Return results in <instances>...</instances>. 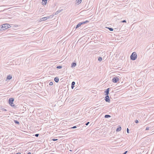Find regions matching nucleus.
<instances>
[{
	"mask_svg": "<svg viewBox=\"0 0 154 154\" xmlns=\"http://www.w3.org/2000/svg\"><path fill=\"white\" fill-rule=\"evenodd\" d=\"M111 117V116L109 115H106L104 116V118H107Z\"/></svg>",
	"mask_w": 154,
	"mask_h": 154,
	"instance_id": "obj_14",
	"label": "nucleus"
},
{
	"mask_svg": "<svg viewBox=\"0 0 154 154\" xmlns=\"http://www.w3.org/2000/svg\"><path fill=\"white\" fill-rule=\"evenodd\" d=\"M137 57V55L135 52H133L130 56L131 59L133 60H135Z\"/></svg>",
	"mask_w": 154,
	"mask_h": 154,
	"instance_id": "obj_1",
	"label": "nucleus"
},
{
	"mask_svg": "<svg viewBox=\"0 0 154 154\" xmlns=\"http://www.w3.org/2000/svg\"><path fill=\"white\" fill-rule=\"evenodd\" d=\"M47 1L48 0H46Z\"/></svg>",
	"mask_w": 154,
	"mask_h": 154,
	"instance_id": "obj_43",
	"label": "nucleus"
},
{
	"mask_svg": "<svg viewBox=\"0 0 154 154\" xmlns=\"http://www.w3.org/2000/svg\"><path fill=\"white\" fill-rule=\"evenodd\" d=\"M122 23H126V21L125 20H124L122 21Z\"/></svg>",
	"mask_w": 154,
	"mask_h": 154,
	"instance_id": "obj_32",
	"label": "nucleus"
},
{
	"mask_svg": "<svg viewBox=\"0 0 154 154\" xmlns=\"http://www.w3.org/2000/svg\"><path fill=\"white\" fill-rule=\"evenodd\" d=\"M1 109L3 111H7V110L6 109H5L3 108H2V109Z\"/></svg>",
	"mask_w": 154,
	"mask_h": 154,
	"instance_id": "obj_24",
	"label": "nucleus"
},
{
	"mask_svg": "<svg viewBox=\"0 0 154 154\" xmlns=\"http://www.w3.org/2000/svg\"><path fill=\"white\" fill-rule=\"evenodd\" d=\"M54 81L56 82H58L59 81V79L58 77H55L54 79Z\"/></svg>",
	"mask_w": 154,
	"mask_h": 154,
	"instance_id": "obj_9",
	"label": "nucleus"
},
{
	"mask_svg": "<svg viewBox=\"0 0 154 154\" xmlns=\"http://www.w3.org/2000/svg\"><path fill=\"white\" fill-rule=\"evenodd\" d=\"M89 123H90V122H87L86 123H85V125H88Z\"/></svg>",
	"mask_w": 154,
	"mask_h": 154,
	"instance_id": "obj_33",
	"label": "nucleus"
},
{
	"mask_svg": "<svg viewBox=\"0 0 154 154\" xmlns=\"http://www.w3.org/2000/svg\"><path fill=\"white\" fill-rule=\"evenodd\" d=\"M89 22L88 20H86L85 21L82 22L81 23L82 25L88 23Z\"/></svg>",
	"mask_w": 154,
	"mask_h": 154,
	"instance_id": "obj_7",
	"label": "nucleus"
},
{
	"mask_svg": "<svg viewBox=\"0 0 154 154\" xmlns=\"http://www.w3.org/2000/svg\"><path fill=\"white\" fill-rule=\"evenodd\" d=\"M39 134H36L35 135V136L36 137H38V136H39Z\"/></svg>",
	"mask_w": 154,
	"mask_h": 154,
	"instance_id": "obj_30",
	"label": "nucleus"
},
{
	"mask_svg": "<svg viewBox=\"0 0 154 154\" xmlns=\"http://www.w3.org/2000/svg\"><path fill=\"white\" fill-rule=\"evenodd\" d=\"M75 84V82H72L71 84V88L72 89H73L74 87V85Z\"/></svg>",
	"mask_w": 154,
	"mask_h": 154,
	"instance_id": "obj_8",
	"label": "nucleus"
},
{
	"mask_svg": "<svg viewBox=\"0 0 154 154\" xmlns=\"http://www.w3.org/2000/svg\"><path fill=\"white\" fill-rule=\"evenodd\" d=\"M81 25H82L80 22L75 27V28L77 29L80 26H81Z\"/></svg>",
	"mask_w": 154,
	"mask_h": 154,
	"instance_id": "obj_10",
	"label": "nucleus"
},
{
	"mask_svg": "<svg viewBox=\"0 0 154 154\" xmlns=\"http://www.w3.org/2000/svg\"><path fill=\"white\" fill-rule=\"evenodd\" d=\"M43 5H45L46 4L47 1L46 0H42Z\"/></svg>",
	"mask_w": 154,
	"mask_h": 154,
	"instance_id": "obj_11",
	"label": "nucleus"
},
{
	"mask_svg": "<svg viewBox=\"0 0 154 154\" xmlns=\"http://www.w3.org/2000/svg\"><path fill=\"white\" fill-rule=\"evenodd\" d=\"M77 128L76 127V126H74L73 127H71V128H68V129H74V128Z\"/></svg>",
	"mask_w": 154,
	"mask_h": 154,
	"instance_id": "obj_19",
	"label": "nucleus"
},
{
	"mask_svg": "<svg viewBox=\"0 0 154 154\" xmlns=\"http://www.w3.org/2000/svg\"><path fill=\"white\" fill-rule=\"evenodd\" d=\"M2 7V6H0V9H1Z\"/></svg>",
	"mask_w": 154,
	"mask_h": 154,
	"instance_id": "obj_41",
	"label": "nucleus"
},
{
	"mask_svg": "<svg viewBox=\"0 0 154 154\" xmlns=\"http://www.w3.org/2000/svg\"><path fill=\"white\" fill-rule=\"evenodd\" d=\"M71 128V127H70V126H68V128Z\"/></svg>",
	"mask_w": 154,
	"mask_h": 154,
	"instance_id": "obj_42",
	"label": "nucleus"
},
{
	"mask_svg": "<svg viewBox=\"0 0 154 154\" xmlns=\"http://www.w3.org/2000/svg\"><path fill=\"white\" fill-rule=\"evenodd\" d=\"M149 127H146V130H148L149 129Z\"/></svg>",
	"mask_w": 154,
	"mask_h": 154,
	"instance_id": "obj_36",
	"label": "nucleus"
},
{
	"mask_svg": "<svg viewBox=\"0 0 154 154\" xmlns=\"http://www.w3.org/2000/svg\"><path fill=\"white\" fill-rule=\"evenodd\" d=\"M14 122L15 123L17 124L18 125H19L20 124L19 122L17 120H14Z\"/></svg>",
	"mask_w": 154,
	"mask_h": 154,
	"instance_id": "obj_17",
	"label": "nucleus"
},
{
	"mask_svg": "<svg viewBox=\"0 0 154 154\" xmlns=\"http://www.w3.org/2000/svg\"><path fill=\"white\" fill-rule=\"evenodd\" d=\"M10 25L7 23H5L3 24L2 25V29H3V30H5L7 29L10 27Z\"/></svg>",
	"mask_w": 154,
	"mask_h": 154,
	"instance_id": "obj_2",
	"label": "nucleus"
},
{
	"mask_svg": "<svg viewBox=\"0 0 154 154\" xmlns=\"http://www.w3.org/2000/svg\"><path fill=\"white\" fill-rule=\"evenodd\" d=\"M135 122L136 123H138L139 122V121L138 120H136L135 121Z\"/></svg>",
	"mask_w": 154,
	"mask_h": 154,
	"instance_id": "obj_31",
	"label": "nucleus"
},
{
	"mask_svg": "<svg viewBox=\"0 0 154 154\" xmlns=\"http://www.w3.org/2000/svg\"><path fill=\"white\" fill-rule=\"evenodd\" d=\"M71 147L72 148V149H71L70 148V149L69 150V151H73V148L74 146H73V145H72V144H71Z\"/></svg>",
	"mask_w": 154,
	"mask_h": 154,
	"instance_id": "obj_18",
	"label": "nucleus"
},
{
	"mask_svg": "<svg viewBox=\"0 0 154 154\" xmlns=\"http://www.w3.org/2000/svg\"><path fill=\"white\" fill-rule=\"evenodd\" d=\"M63 9H60V10H58V11H58V13H60V12H61V11H62Z\"/></svg>",
	"mask_w": 154,
	"mask_h": 154,
	"instance_id": "obj_25",
	"label": "nucleus"
},
{
	"mask_svg": "<svg viewBox=\"0 0 154 154\" xmlns=\"http://www.w3.org/2000/svg\"><path fill=\"white\" fill-rule=\"evenodd\" d=\"M121 127L120 126H119V127H118L116 129V131H120L121 130Z\"/></svg>",
	"mask_w": 154,
	"mask_h": 154,
	"instance_id": "obj_15",
	"label": "nucleus"
},
{
	"mask_svg": "<svg viewBox=\"0 0 154 154\" xmlns=\"http://www.w3.org/2000/svg\"><path fill=\"white\" fill-rule=\"evenodd\" d=\"M129 129L128 128H127V132L128 133H129Z\"/></svg>",
	"mask_w": 154,
	"mask_h": 154,
	"instance_id": "obj_27",
	"label": "nucleus"
},
{
	"mask_svg": "<svg viewBox=\"0 0 154 154\" xmlns=\"http://www.w3.org/2000/svg\"><path fill=\"white\" fill-rule=\"evenodd\" d=\"M53 85V82H51L49 83V85Z\"/></svg>",
	"mask_w": 154,
	"mask_h": 154,
	"instance_id": "obj_26",
	"label": "nucleus"
},
{
	"mask_svg": "<svg viewBox=\"0 0 154 154\" xmlns=\"http://www.w3.org/2000/svg\"><path fill=\"white\" fill-rule=\"evenodd\" d=\"M77 3L79 4L81 3L82 0H77Z\"/></svg>",
	"mask_w": 154,
	"mask_h": 154,
	"instance_id": "obj_22",
	"label": "nucleus"
},
{
	"mask_svg": "<svg viewBox=\"0 0 154 154\" xmlns=\"http://www.w3.org/2000/svg\"><path fill=\"white\" fill-rule=\"evenodd\" d=\"M46 20V19L45 17H44L41 18L40 19V21H45Z\"/></svg>",
	"mask_w": 154,
	"mask_h": 154,
	"instance_id": "obj_16",
	"label": "nucleus"
},
{
	"mask_svg": "<svg viewBox=\"0 0 154 154\" xmlns=\"http://www.w3.org/2000/svg\"><path fill=\"white\" fill-rule=\"evenodd\" d=\"M76 65V63H72L71 64L72 67H75Z\"/></svg>",
	"mask_w": 154,
	"mask_h": 154,
	"instance_id": "obj_12",
	"label": "nucleus"
},
{
	"mask_svg": "<svg viewBox=\"0 0 154 154\" xmlns=\"http://www.w3.org/2000/svg\"><path fill=\"white\" fill-rule=\"evenodd\" d=\"M58 13H58V11H57L55 13V15L57 14H58Z\"/></svg>",
	"mask_w": 154,
	"mask_h": 154,
	"instance_id": "obj_35",
	"label": "nucleus"
},
{
	"mask_svg": "<svg viewBox=\"0 0 154 154\" xmlns=\"http://www.w3.org/2000/svg\"><path fill=\"white\" fill-rule=\"evenodd\" d=\"M27 154H31V153L30 152H28Z\"/></svg>",
	"mask_w": 154,
	"mask_h": 154,
	"instance_id": "obj_40",
	"label": "nucleus"
},
{
	"mask_svg": "<svg viewBox=\"0 0 154 154\" xmlns=\"http://www.w3.org/2000/svg\"><path fill=\"white\" fill-rule=\"evenodd\" d=\"M127 151H126L123 154H126L127 153Z\"/></svg>",
	"mask_w": 154,
	"mask_h": 154,
	"instance_id": "obj_37",
	"label": "nucleus"
},
{
	"mask_svg": "<svg viewBox=\"0 0 154 154\" xmlns=\"http://www.w3.org/2000/svg\"><path fill=\"white\" fill-rule=\"evenodd\" d=\"M3 29H2V27L1 28H0V32L3 31Z\"/></svg>",
	"mask_w": 154,
	"mask_h": 154,
	"instance_id": "obj_38",
	"label": "nucleus"
},
{
	"mask_svg": "<svg viewBox=\"0 0 154 154\" xmlns=\"http://www.w3.org/2000/svg\"><path fill=\"white\" fill-rule=\"evenodd\" d=\"M98 60L100 61H101L102 60V58L101 57H99L98 58Z\"/></svg>",
	"mask_w": 154,
	"mask_h": 154,
	"instance_id": "obj_20",
	"label": "nucleus"
},
{
	"mask_svg": "<svg viewBox=\"0 0 154 154\" xmlns=\"http://www.w3.org/2000/svg\"><path fill=\"white\" fill-rule=\"evenodd\" d=\"M107 28L110 31H112L113 30V29L112 28L110 27H107Z\"/></svg>",
	"mask_w": 154,
	"mask_h": 154,
	"instance_id": "obj_21",
	"label": "nucleus"
},
{
	"mask_svg": "<svg viewBox=\"0 0 154 154\" xmlns=\"http://www.w3.org/2000/svg\"><path fill=\"white\" fill-rule=\"evenodd\" d=\"M119 80V79L117 77H113L112 79V82L114 83H117Z\"/></svg>",
	"mask_w": 154,
	"mask_h": 154,
	"instance_id": "obj_4",
	"label": "nucleus"
},
{
	"mask_svg": "<svg viewBox=\"0 0 154 154\" xmlns=\"http://www.w3.org/2000/svg\"><path fill=\"white\" fill-rule=\"evenodd\" d=\"M14 99L13 98H10L9 99V104L12 107H14L15 105L13 103Z\"/></svg>",
	"mask_w": 154,
	"mask_h": 154,
	"instance_id": "obj_3",
	"label": "nucleus"
},
{
	"mask_svg": "<svg viewBox=\"0 0 154 154\" xmlns=\"http://www.w3.org/2000/svg\"><path fill=\"white\" fill-rule=\"evenodd\" d=\"M109 88H107L106 90L105 91V95H108L109 92Z\"/></svg>",
	"mask_w": 154,
	"mask_h": 154,
	"instance_id": "obj_6",
	"label": "nucleus"
},
{
	"mask_svg": "<svg viewBox=\"0 0 154 154\" xmlns=\"http://www.w3.org/2000/svg\"><path fill=\"white\" fill-rule=\"evenodd\" d=\"M12 76L10 75H9L7 76V79L8 80H10L12 79Z\"/></svg>",
	"mask_w": 154,
	"mask_h": 154,
	"instance_id": "obj_13",
	"label": "nucleus"
},
{
	"mask_svg": "<svg viewBox=\"0 0 154 154\" xmlns=\"http://www.w3.org/2000/svg\"><path fill=\"white\" fill-rule=\"evenodd\" d=\"M62 68V66H58L56 67L57 69H61Z\"/></svg>",
	"mask_w": 154,
	"mask_h": 154,
	"instance_id": "obj_23",
	"label": "nucleus"
},
{
	"mask_svg": "<svg viewBox=\"0 0 154 154\" xmlns=\"http://www.w3.org/2000/svg\"><path fill=\"white\" fill-rule=\"evenodd\" d=\"M49 16V18H53V15H52Z\"/></svg>",
	"mask_w": 154,
	"mask_h": 154,
	"instance_id": "obj_28",
	"label": "nucleus"
},
{
	"mask_svg": "<svg viewBox=\"0 0 154 154\" xmlns=\"http://www.w3.org/2000/svg\"><path fill=\"white\" fill-rule=\"evenodd\" d=\"M16 154H21V153L20 152H18V153H16Z\"/></svg>",
	"mask_w": 154,
	"mask_h": 154,
	"instance_id": "obj_39",
	"label": "nucleus"
},
{
	"mask_svg": "<svg viewBox=\"0 0 154 154\" xmlns=\"http://www.w3.org/2000/svg\"><path fill=\"white\" fill-rule=\"evenodd\" d=\"M105 100L106 102L109 103L110 101L109 96L108 95H106L105 97Z\"/></svg>",
	"mask_w": 154,
	"mask_h": 154,
	"instance_id": "obj_5",
	"label": "nucleus"
},
{
	"mask_svg": "<svg viewBox=\"0 0 154 154\" xmlns=\"http://www.w3.org/2000/svg\"><path fill=\"white\" fill-rule=\"evenodd\" d=\"M46 19V20L47 19H49V16H47V17H45Z\"/></svg>",
	"mask_w": 154,
	"mask_h": 154,
	"instance_id": "obj_29",
	"label": "nucleus"
},
{
	"mask_svg": "<svg viewBox=\"0 0 154 154\" xmlns=\"http://www.w3.org/2000/svg\"><path fill=\"white\" fill-rule=\"evenodd\" d=\"M57 140V139H52V140L55 141L56 140Z\"/></svg>",
	"mask_w": 154,
	"mask_h": 154,
	"instance_id": "obj_34",
	"label": "nucleus"
}]
</instances>
